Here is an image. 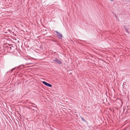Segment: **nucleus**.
I'll return each instance as SVG.
<instances>
[{
    "label": "nucleus",
    "instance_id": "obj_1",
    "mask_svg": "<svg viewBox=\"0 0 130 130\" xmlns=\"http://www.w3.org/2000/svg\"><path fill=\"white\" fill-rule=\"evenodd\" d=\"M54 32H56L57 36L59 38L61 39L62 38V35L61 34L58 32L57 31H54Z\"/></svg>",
    "mask_w": 130,
    "mask_h": 130
},
{
    "label": "nucleus",
    "instance_id": "obj_2",
    "mask_svg": "<svg viewBox=\"0 0 130 130\" xmlns=\"http://www.w3.org/2000/svg\"><path fill=\"white\" fill-rule=\"evenodd\" d=\"M42 82L43 83L47 86H48L49 87H52L51 85L45 81H43Z\"/></svg>",
    "mask_w": 130,
    "mask_h": 130
},
{
    "label": "nucleus",
    "instance_id": "obj_3",
    "mask_svg": "<svg viewBox=\"0 0 130 130\" xmlns=\"http://www.w3.org/2000/svg\"><path fill=\"white\" fill-rule=\"evenodd\" d=\"M53 61H55L56 63H57L59 64H61L62 63L61 61L60 60L58 59L53 60Z\"/></svg>",
    "mask_w": 130,
    "mask_h": 130
},
{
    "label": "nucleus",
    "instance_id": "obj_4",
    "mask_svg": "<svg viewBox=\"0 0 130 130\" xmlns=\"http://www.w3.org/2000/svg\"><path fill=\"white\" fill-rule=\"evenodd\" d=\"M124 28L125 29V30H126V31L127 32H128V29L126 28V26H124Z\"/></svg>",
    "mask_w": 130,
    "mask_h": 130
},
{
    "label": "nucleus",
    "instance_id": "obj_5",
    "mask_svg": "<svg viewBox=\"0 0 130 130\" xmlns=\"http://www.w3.org/2000/svg\"><path fill=\"white\" fill-rule=\"evenodd\" d=\"M81 117V119L83 121H86L84 119V118L83 117Z\"/></svg>",
    "mask_w": 130,
    "mask_h": 130
},
{
    "label": "nucleus",
    "instance_id": "obj_6",
    "mask_svg": "<svg viewBox=\"0 0 130 130\" xmlns=\"http://www.w3.org/2000/svg\"><path fill=\"white\" fill-rule=\"evenodd\" d=\"M15 68H13V69L11 70V72H13V70H14V69H15Z\"/></svg>",
    "mask_w": 130,
    "mask_h": 130
},
{
    "label": "nucleus",
    "instance_id": "obj_7",
    "mask_svg": "<svg viewBox=\"0 0 130 130\" xmlns=\"http://www.w3.org/2000/svg\"><path fill=\"white\" fill-rule=\"evenodd\" d=\"M32 106V107H35V108H37V107H36V106Z\"/></svg>",
    "mask_w": 130,
    "mask_h": 130
},
{
    "label": "nucleus",
    "instance_id": "obj_8",
    "mask_svg": "<svg viewBox=\"0 0 130 130\" xmlns=\"http://www.w3.org/2000/svg\"><path fill=\"white\" fill-rule=\"evenodd\" d=\"M31 104H32L35 105V104H34V103H31Z\"/></svg>",
    "mask_w": 130,
    "mask_h": 130
},
{
    "label": "nucleus",
    "instance_id": "obj_9",
    "mask_svg": "<svg viewBox=\"0 0 130 130\" xmlns=\"http://www.w3.org/2000/svg\"><path fill=\"white\" fill-rule=\"evenodd\" d=\"M124 83H123V87H125V86H124Z\"/></svg>",
    "mask_w": 130,
    "mask_h": 130
},
{
    "label": "nucleus",
    "instance_id": "obj_10",
    "mask_svg": "<svg viewBox=\"0 0 130 130\" xmlns=\"http://www.w3.org/2000/svg\"><path fill=\"white\" fill-rule=\"evenodd\" d=\"M9 48H10V49H11V48L10 47H9Z\"/></svg>",
    "mask_w": 130,
    "mask_h": 130
}]
</instances>
